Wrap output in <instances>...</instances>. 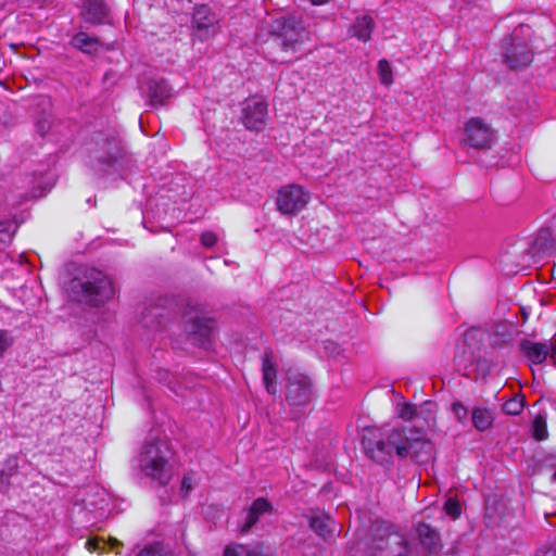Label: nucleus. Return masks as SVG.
I'll use <instances>...</instances> for the list:
<instances>
[{
	"instance_id": "nucleus-5",
	"label": "nucleus",
	"mask_w": 556,
	"mask_h": 556,
	"mask_svg": "<svg viewBox=\"0 0 556 556\" xmlns=\"http://www.w3.org/2000/svg\"><path fill=\"white\" fill-rule=\"evenodd\" d=\"M270 38L274 46L283 52L299 51L300 47L309 40V34L294 16L277 18L270 26Z\"/></svg>"
},
{
	"instance_id": "nucleus-16",
	"label": "nucleus",
	"mask_w": 556,
	"mask_h": 556,
	"mask_svg": "<svg viewBox=\"0 0 556 556\" xmlns=\"http://www.w3.org/2000/svg\"><path fill=\"white\" fill-rule=\"evenodd\" d=\"M169 319L167 308L160 304H152L141 313V324L143 327L152 330H160L165 327Z\"/></svg>"
},
{
	"instance_id": "nucleus-37",
	"label": "nucleus",
	"mask_w": 556,
	"mask_h": 556,
	"mask_svg": "<svg viewBox=\"0 0 556 556\" xmlns=\"http://www.w3.org/2000/svg\"><path fill=\"white\" fill-rule=\"evenodd\" d=\"M200 241L205 248H212L217 242V235L213 231H205L201 235Z\"/></svg>"
},
{
	"instance_id": "nucleus-32",
	"label": "nucleus",
	"mask_w": 556,
	"mask_h": 556,
	"mask_svg": "<svg viewBox=\"0 0 556 556\" xmlns=\"http://www.w3.org/2000/svg\"><path fill=\"white\" fill-rule=\"evenodd\" d=\"M224 556H250V554L245 546L232 544L225 548Z\"/></svg>"
},
{
	"instance_id": "nucleus-30",
	"label": "nucleus",
	"mask_w": 556,
	"mask_h": 556,
	"mask_svg": "<svg viewBox=\"0 0 556 556\" xmlns=\"http://www.w3.org/2000/svg\"><path fill=\"white\" fill-rule=\"evenodd\" d=\"M18 467V460L15 456L9 457L5 463V467L0 471V480L4 482L13 476Z\"/></svg>"
},
{
	"instance_id": "nucleus-12",
	"label": "nucleus",
	"mask_w": 556,
	"mask_h": 556,
	"mask_svg": "<svg viewBox=\"0 0 556 556\" xmlns=\"http://www.w3.org/2000/svg\"><path fill=\"white\" fill-rule=\"evenodd\" d=\"M80 17L84 23L99 26L112 24V10L105 0H83Z\"/></svg>"
},
{
	"instance_id": "nucleus-40",
	"label": "nucleus",
	"mask_w": 556,
	"mask_h": 556,
	"mask_svg": "<svg viewBox=\"0 0 556 556\" xmlns=\"http://www.w3.org/2000/svg\"><path fill=\"white\" fill-rule=\"evenodd\" d=\"M549 348V359L556 366V334L547 342Z\"/></svg>"
},
{
	"instance_id": "nucleus-10",
	"label": "nucleus",
	"mask_w": 556,
	"mask_h": 556,
	"mask_svg": "<svg viewBox=\"0 0 556 556\" xmlns=\"http://www.w3.org/2000/svg\"><path fill=\"white\" fill-rule=\"evenodd\" d=\"M505 63L513 70L527 67L533 61L529 45L519 38L507 37L503 40Z\"/></svg>"
},
{
	"instance_id": "nucleus-22",
	"label": "nucleus",
	"mask_w": 556,
	"mask_h": 556,
	"mask_svg": "<svg viewBox=\"0 0 556 556\" xmlns=\"http://www.w3.org/2000/svg\"><path fill=\"white\" fill-rule=\"evenodd\" d=\"M105 154L99 156V162L105 165H113L123 156V149L117 137L109 136L103 140Z\"/></svg>"
},
{
	"instance_id": "nucleus-39",
	"label": "nucleus",
	"mask_w": 556,
	"mask_h": 556,
	"mask_svg": "<svg viewBox=\"0 0 556 556\" xmlns=\"http://www.w3.org/2000/svg\"><path fill=\"white\" fill-rule=\"evenodd\" d=\"M50 121L48 118H41L39 121H37L36 123V128H37V131L41 135V136H45L46 132L48 131V129L50 128Z\"/></svg>"
},
{
	"instance_id": "nucleus-31",
	"label": "nucleus",
	"mask_w": 556,
	"mask_h": 556,
	"mask_svg": "<svg viewBox=\"0 0 556 556\" xmlns=\"http://www.w3.org/2000/svg\"><path fill=\"white\" fill-rule=\"evenodd\" d=\"M445 511L454 519L460 516L462 509L459 503L454 498H448L444 505Z\"/></svg>"
},
{
	"instance_id": "nucleus-33",
	"label": "nucleus",
	"mask_w": 556,
	"mask_h": 556,
	"mask_svg": "<svg viewBox=\"0 0 556 556\" xmlns=\"http://www.w3.org/2000/svg\"><path fill=\"white\" fill-rule=\"evenodd\" d=\"M452 412L458 421L464 422L468 416V409L462 402H454L452 404Z\"/></svg>"
},
{
	"instance_id": "nucleus-35",
	"label": "nucleus",
	"mask_w": 556,
	"mask_h": 556,
	"mask_svg": "<svg viewBox=\"0 0 556 556\" xmlns=\"http://www.w3.org/2000/svg\"><path fill=\"white\" fill-rule=\"evenodd\" d=\"M13 344V339L7 330H0V357Z\"/></svg>"
},
{
	"instance_id": "nucleus-24",
	"label": "nucleus",
	"mask_w": 556,
	"mask_h": 556,
	"mask_svg": "<svg viewBox=\"0 0 556 556\" xmlns=\"http://www.w3.org/2000/svg\"><path fill=\"white\" fill-rule=\"evenodd\" d=\"M375 28L374 20L370 15L365 14L358 16L351 27V33L354 37L362 41H368L371 37V33Z\"/></svg>"
},
{
	"instance_id": "nucleus-19",
	"label": "nucleus",
	"mask_w": 556,
	"mask_h": 556,
	"mask_svg": "<svg viewBox=\"0 0 556 556\" xmlns=\"http://www.w3.org/2000/svg\"><path fill=\"white\" fill-rule=\"evenodd\" d=\"M309 527L325 541L331 539L336 531V521L327 514L317 511L309 517Z\"/></svg>"
},
{
	"instance_id": "nucleus-20",
	"label": "nucleus",
	"mask_w": 556,
	"mask_h": 556,
	"mask_svg": "<svg viewBox=\"0 0 556 556\" xmlns=\"http://www.w3.org/2000/svg\"><path fill=\"white\" fill-rule=\"evenodd\" d=\"M531 251L533 255H552L556 252V239L553 235V231L548 228L539 230L535 236Z\"/></svg>"
},
{
	"instance_id": "nucleus-26",
	"label": "nucleus",
	"mask_w": 556,
	"mask_h": 556,
	"mask_svg": "<svg viewBox=\"0 0 556 556\" xmlns=\"http://www.w3.org/2000/svg\"><path fill=\"white\" fill-rule=\"evenodd\" d=\"M17 230V224L10 219L0 222V244H9Z\"/></svg>"
},
{
	"instance_id": "nucleus-11",
	"label": "nucleus",
	"mask_w": 556,
	"mask_h": 556,
	"mask_svg": "<svg viewBox=\"0 0 556 556\" xmlns=\"http://www.w3.org/2000/svg\"><path fill=\"white\" fill-rule=\"evenodd\" d=\"M218 18L205 4L198 5L192 15L193 36L199 40H207L217 33Z\"/></svg>"
},
{
	"instance_id": "nucleus-2",
	"label": "nucleus",
	"mask_w": 556,
	"mask_h": 556,
	"mask_svg": "<svg viewBox=\"0 0 556 556\" xmlns=\"http://www.w3.org/2000/svg\"><path fill=\"white\" fill-rule=\"evenodd\" d=\"M366 552L368 556H408L410 547L406 536L395 526L376 521L369 530Z\"/></svg>"
},
{
	"instance_id": "nucleus-7",
	"label": "nucleus",
	"mask_w": 556,
	"mask_h": 556,
	"mask_svg": "<svg viewBox=\"0 0 556 556\" xmlns=\"http://www.w3.org/2000/svg\"><path fill=\"white\" fill-rule=\"evenodd\" d=\"M182 321L193 343L199 348L208 349L215 326L214 319L200 316L199 305L187 303L182 311Z\"/></svg>"
},
{
	"instance_id": "nucleus-36",
	"label": "nucleus",
	"mask_w": 556,
	"mask_h": 556,
	"mask_svg": "<svg viewBox=\"0 0 556 556\" xmlns=\"http://www.w3.org/2000/svg\"><path fill=\"white\" fill-rule=\"evenodd\" d=\"M138 556H165L163 548L160 544L149 545L143 548Z\"/></svg>"
},
{
	"instance_id": "nucleus-41",
	"label": "nucleus",
	"mask_w": 556,
	"mask_h": 556,
	"mask_svg": "<svg viewBox=\"0 0 556 556\" xmlns=\"http://www.w3.org/2000/svg\"><path fill=\"white\" fill-rule=\"evenodd\" d=\"M86 547H87L89 551H91V552L97 551V549H99V548H100V546H99V542H97L96 540H88V541L86 542Z\"/></svg>"
},
{
	"instance_id": "nucleus-38",
	"label": "nucleus",
	"mask_w": 556,
	"mask_h": 556,
	"mask_svg": "<svg viewBox=\"0 0 556 556\" xmlns=\"http://www.w3.org/2000/svg\"><path fill=\"white\" fill-rule=\"evenodd\" d=\"M538 556H556V542L540 548Z\"/></svg>"
},
{
	"instance_id": "nucleus-23",
	"label": "nucleus",
	"mask_w": 556,
	"mask_h": 556,
	"mask_svg": "<svg viewBox=\"0 0 556 556\" xmlns=\"http://www.w3.org/2000/svg\"><path fill=\"white\" fill-rule=\"evenodd\" d=\"M71 45L84 53L93 54L99 51L100 40L98 37L79 31L72 38Z\"/></svg>"
},
{
	"instance_id": "nucleus-13",
	"label": "nucleus",
	"mask_w": 556,
	"mask_h": 556,
	"mask_svg": "<svg viewBox=\"0 0 556 556\" xmlns=\"http://www.w3.org/2000/svg\"><path fill=\"white\" fill-rule=\"evenodd\" d=\"M267 104L262 100L247 101L242 110V123L250 130L260 131L265 126Z\"/></svg>"
},
{
	"instance_id": "nucleus-8",
	"label": "nucleus",
	"mask_w": 556,
	"mask_h": 556,
	"mask_svg": "<svg viewBox=\"0 0 556 556\" xmlns=\"http://www.w3.org/2000/svg\"><path fill=\"white\" fill-rule=\"evenodd\" d=\"M309 194L299 185H288L278 191L277 208L285 215H295L308 203Z\"/></svg>"
},
{
	"instance_id": "nucleus-28",
	"label": "nucleus",
	"mask_w": 556,
	"mask_h": 556,
	"mask_svg": "<svg viewBox=\"0 0 556 556\" xmlns=\"http://www.w3.org/2000/svg\"><path fill=\"white\" fill-rule=\"evenodd\" d=\"M525 406L523 397L514 396L503 404V410L507 415H519Z\"/></svg>"
},
{
	"instance_id": "nucleus-27",
	"label": "nucleus",
	"mask_w": 556,
	"mask_h": 556,
	"mask_svg": "<svg viewBox=\"0 0 556 556\" xmlns=\"http://www.w3.org/2000/svg\"><path fill=\"white\" fill-rule=\"evenodd\" d=\"M532 435L538 441L547 439L548 432L546 427V420L542 416H536L532 424Z\"/></svg>"
},
{
	"instance_id": "nucleus-21",
	"label": "nucleus",
	"mask_w": 556,
	"mask_h": 556,
	"mask_svg": "<svg viewBox=\"0 0 556 556\" xmlns=\"http://www.w3.org/2000/svg\"><path fill=\"white\" fill-rule=\"evenodd\" d=\"M262 372L265 388L269 394L277 392V367L273 362V354L270 351L264 353L262 358Z\"/></svg>"
},
{
	"instance_id": "nucleus-42",
	"label": "nucleus",
	"mask_w": 556,
	"mask_h": 556,
	"mask_svg": "<svg viewBox=\"0 0 556 556\" xmlns=\"http://www.w3.org/2000/svg\"><path fill=\"white\" fill-rule=\"evenodd\" d=\"M329 0H311L313 4L320 5L327 3Z\"/></svg>"
},
{
	"instance_id": "nucleus-34",
	"label": "nucleus",
	"mask_w": 556,
	"mask_h": 556,
	"mask_svg": "<svg viewBox=\"0 0 556 556\" xmlns=\"http://www.w3.org/2000/svg\"><path fill=\"white\" fill-rule=\"evenodd\" d=\"M194 478L192 473H186L181 480L180 492L184 496H187L189 492L194 488Z\"/></svg>"
},
{
	"instance_id": "nucleus-6",
	"label": "nucleus",
	"mask_w": 556,
	"mask_h": 556,
	"mask_svg": "<svg viewBox=\"0 0 556 556\" xmlns=\"http://www.w3.org/2000/svg\"><path fill=\"white\" fill-rule=\"evenodd\" d=\"M312 400V383L309 378L298 371H287L286 401L290 405L294 419L305 414Z\"/></svg>"
},
{
	"instance_id": "nucleus-25",
	"label": "nucleus",
	"mask_w": 556,
	"mask_h": 556,
	"mask_svg": "<svg viewBox=\"0 0 556 556\" xmlns=\"http://www.w3.org/2000/svg\"><path fill=\"white\" fill-rule=\"evenodd\" d=\"M472 425L478 431H485L492 427L493 416L488 408L475 407L471 413Z\"/></svg>"
},
{
	"instance_id": "nucleus-14",
	"label": "nucleus",
	"mask_w": 556,
	"mask_h": 556,
	"mask_svg": "<svg viewBox=\"0 0 556 556\" xmlns=\"http://www.w3.org/2000/svg\"><path fill=\"white\" fill-rule=\"evenodd\" d=\"M273 505L265 497H258L253 501L247 511L245 520L240 527V532L247 534L258 522L260 518L266 514H271Z\"/></svg>"
},
{
	"instance_id": "nucleus-15",
	"label": "nucleus",
	"mask_w": 556,
	"mask_h": 556,
	"mask_svg": "<svg viewBox=\"0 0 556 556\" xmlns=\"http://www.w3.org/2000/svg\"><path fill=\"white\" fill-rule=\"evenodd\" d=\"M173 96V88L164 78H153L147 84V97L152 106L164 105Z\"/></svg>"
},
{
	"instance_id": "nucleus-4",
	"label": "nucleus",
	"mask_w": 556,
	"mask_h": 556,
	"mask_svg": "<svg viewBox=\"0 0 556 556\" xmlns=\"http://www.w3.org/2000/svg\"><path fill=\"white\" fill-rule=\"evenodd\" d=\"M73 292L80 303L100 306L114 296L115 289L104 273L91 268L86 270L83 280L74 282Z\"/></svg>"
},
{
	"instance_id": "nucleus-17",
	"label": "nucleus",
	"mask_w": 556,
	"mask_h": 556,
	"mask_svg": "<svg viewBox=\"0 0 556 556\" xmlns=\"http://www.w3.org/2000/svg\"><path fill=\"white\" fill-rule=\"evenodd\" d=\"M521 354L534 365L544 363L549 357V348L547 342H534L523 339L519 343Z\"/></svg>"
},
{
	"instance_id": "nucleus-1",
	"label": "nucleus",
	"mask_w": 556,
	"mask_h": 556,
	"mask_svg": "<svg viewBox=\"0 0 556 556\" xmlns=\"http://www.w3.org/2000/svg\"><path fill=\"white\" fill-rule=\"evenodd\" d=\"M425 403L420 408L405 403L400 407L399 416L404 420L416 421L412 427L393 428L386 434L365 438V450L369 457L379 464L388 463L395 454L400 458L409 457L415 462H426L431 453V443L426 438L424 424L429 426L433 417Z\"/></svg>"
},
{
	"instance_id": "nucleus-29",
	"label": "nucleus",
	"mask_w": 556,
	"mask_h": 556,
	"mask_svg": "<svg viewBox=\"0 0 556 556\" xmlns=\"http://www.w3.org/2000/svg\"><path fill=\"white\" fill-rule=\"evenodd\" d=\"M378 74L380 77V81L390 86L393 83V72L390 63L387 60H380L378 63Z\"/></svg>"
},
{
	"instance_id": "nucleus-43",
	"label": "nucleus",
	"mask_w": 556,
	"mask_h": 556,
	"mask_svg": "<svg viewBox=\"0 0 556 556\" xmlns=\"http://www.w3.org/2000/svg\"><path fill=\"white\" fill-rule=\"evenodd\" d=\"M553 481H555V482H556V471H555V472H554V475H553Z\"/></svg>"
},
{
	"instance_id": "nucleus-3",
	"label": "nucleus",
	"mask_w": 556,
	"mask_h": 556,
	"mask_svg": "<svg viewBox=\"0 0 556 556\" xmlns=\"http://www.w3.org/2000/svg\"><path fill=\"white\" fill-rule=\"evenodd\" d=\"M172 455L170 446L166 441L152 440L143 446L139 459L140 469L160 485H166L173 477V466L169 463Z\"/></svg>"
},
{
	"instance_id": "nucleus-9",
	"label": "nucleus",
	"mask_w": 556,
	"mask_h": 556,
	"mask_svg": "<svg viewBox=\"0 0 556 556\" xmlns=\"http://www.w3.org/2000/svg\"><path fill=\"white\" fill-rule=\"evenodd\" d=\"M494 139L493 129L481 118H470L464 127L463 143L476 150L489 149Z\"/></svg>"
},
{
	"instance_id": "nucleus-18",
	"label": "nucleus",
	"mask_w": 556,
	"mask_h": 556,
	"mask_svg": "<svg viewBox=\"0 0 556 556\" xmlns=\"http://www.w3.org/2000/svg\"><path fill=\"white\" fill-rule=\"evenodd\" d=\"M416 533L428 556L439 553L441 549V539L435 529L426 522H419L416 527Z\"/></svg>"
}]
</instances>
